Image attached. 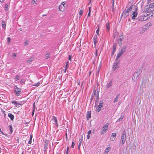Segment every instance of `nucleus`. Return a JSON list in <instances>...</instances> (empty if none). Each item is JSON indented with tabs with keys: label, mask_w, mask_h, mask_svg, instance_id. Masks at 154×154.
<instances>
[{
	"label": "nucleus",
	"mask_w": 154,
	"mask_h": 154,
	"mask_svg": "<svg viewBox=\"0 0 154 154\" xmlns=\"http://www.w3.org/2000/svg\"><path fill=\"white\" fill-rule=\"evenodd\" d=\"M147 13H149V15H151L152 17L154 16V4L153 3L149 5V7L146 8Z\"/></svg>",
	"instance_id": "f257e3e1"
},
{
	"label": "nucleus",
	"mask_w": 154,
	"mask_h": 154,
	"mask_svg": "<svg viewBox=\"0 0 154 154\" xmlns=\"http://www.w3.org/2000/svg\"><path fill=\"white\" fill-rule=\"evenodd\" d=\"M150 16L149 14L145 13L142 14L138 18V20L140 21H143L147 20Z\"/></svg>",
	"instance_id": "f03ea898"
},
{
	"label": "nucleus",
	"mask_w": 154,
	"mask_h": 154,
	"mask_svg": "<svg viewBox=\"0 0 154 154\" xmlns=\"http://www.w3.org/2000/svg\"><path fill=\"white\" fill-rule=\"evenodd\" d=\"M138 8L135 6L134 5L132 8V13L131 15L132 19H135L137 15Z\"/></svg>",
	"instance_id": "7ed1b4c3"
},
{
	"label": "nucleus",
	"mask_w": 154,
	"mask_h": 154,
	"mask_svg": "<svg viewBox=\"0 0 154 154\" xmlns=\"http://www.w3.org/2000/svg\"><path fill=\"white\" fill-rule=\"evenodd\" d=\"M134 7V5H131L130 7L128 8L127 9L125 10L123 12L122 14L125 17H127L129 15L128 12L132 10V8Z\"/></svg>",
	"instance_id": "20e7f679"
},
{
	"label": "nucleus",
	"mask_w": 154,
	"mask_h": 154,
	"mask_svg": "<svg viewBox=\"0 0 154 154\" xmlns=\"http://www.w3.org/2000/svg\"><path fill=\"white\" fill-rule=\"evenodd\" d=\"M126 140V137L125 131H124L122 134L121 136V141L122 145H123V144L125 143Z\"/></svg>",
	"instance_id": "39448f33"
},
{
	"label": "nucleus",
	"mask_w": 154,
	"mask_h": 154,
	"mask_svg": "<svg viewBox=\"0 0 154 154\" xmlns=\"http://www.w3.org/2000/svg\"><path fill=\"white\" fill-rule=\"evenodd\" d=\"M103 101H100L98 105H95V106L96 107V109L95 110L96 112H99L100 111L101 107L103 106Z\"/></svg>",
	"instance_id": "423d86ee"
},
{
	"label": "nucleus",
	"mask_w": 154,
	"mask_h": 154,
	"mask_svg": "<svg viewBox=\"0 0 154 154\" xmlns=\"http://www.w3.org/2000/svg\"><path fill=\"white\" fill-rule=\"evenodd\" d=\"M14 92L15 94L17 96H20L22 93L21 90V88H18L17 87L15 88Z\"/></svg>",
	"instance_id": "0eeeda50"
},
{
	"label": "nucleus",
	"mask_w": 154,
	"mask_h": 154,
	"mask_svg": "<svg viewBox=\"0 0 154 154\" xmlns=\"http://www.w3.org/2000/svg\"><path fill=\"white\" fill-rule=\"evenodd\" d=\"M119 60H117V59H116V61H115L112 67L114 71L116 70V69L119 67L118 65L119 62Z\"/></svg>",
	"instance_id": "6e6552de"
},
{
	"label": "nucleus",
	"mask_w": 154,
	"mask_h": 154,
	"mask_svg": "<svg viewBox=\"0 0 154 154\" xmlns=\"http://www.w3.org/2000/svg\"><path fill=\"white\" fill-rule=\"evenodd\" d=\"M108 128V123L105 124L102 128V131L101 132V134H104L106 132V131Z\"/></svg>",
	"instance_id": "1a4fd4ad"
},
{
	"label": "nucleus",
	"mask_w": 154,
	"mask_h": 154,
	"mask_svg": "<svg viewBox=\"0 0 154 154\" xmlns=\"http://www.w3.org/2000/svg\"><path fill=\"white\" fill-rule=\"evenodd\" d=\"M124 38L123 36V35H122H122L121 36H120L119 37V38L118 39V41L119 42V45L120 46H121L122 45V43L124 40Z\"/></svg>",
	"instance_id": "9d476101"
},
{
	"label": "nucleus",
	"mask_w": 154,
	"mask_h": 154,
	"mask_svg": "<svg viewBox=\"0 0 154 154\" xmlns=\"http://www.w3.org/2000/svg\"><path fill=\"white\" fill-rule=\"evenodd\" d=\"M52 121L53 122V123L55 126L57 127H58V125L57 123V118L54 116H53L52 117Z\"/></svg>",
	"instance_id": "9b49d317"
},
{
	"label": "nucleus",
	"mask_w": 154,
	"mask_h": 154,
	"mask_svg": "<svg viewBox=\"0 0 154 154\" xmlns=\"http://www.w3.org/2000/svg\"><path fill=\"white\" fill-rule=\"evenodd\" d=\"M112 80H111L109 81V82L107 83L106 88V89L110 88L112 86Z\"/></svg>",
	"instance_id": "f8f14e48"
},
{
	"label": "nucleus",
	"mask_w": 154,
	"mask_h": 154,
	"mask_svg": "<svg viewBox=\"0 0 154 154\" xmlns=\"http://www.w3.org/2000/svg\"><path fill=\"white\" fill-rule=\"evenodd\" d=\"M138 76H139V74H138V73L136 72L135 73H134L133 75V77L132 78L133 80H134V79H136L137 80L138 79Z\"/></svg>",
	"instance_id": "ddd939ff"
},
{
	"label": "nucleus",
	"mask_w": 154,
	"mask_h": 154,
	"mask_svg": "<svg viewBox=\"0 0 154 154\" xmlns=\"http://www.w3.org/2000/svg\"><path fill=\"white\" fill-rule=\"evenodd\" d=\"M8 116L12 121H13L14 119V116L11 113H9L8 114Z\"/></svg>",
	"instance_id": "4468645a"
},
{
	"label": "nucleus",
	"mask_w": 154,
	"mask_h": 154,
	"mask_svg": "<svg viewBox=\"0 0 154 154\" xmlns=\"http://www.w3.org/2000/svg\"><path fill=\"white\" fill-rule=\"evenodd\" d=\"M120 96V94H117L115 98L113 100V102L114 103H115L116 102H117L118 100V97Z\"/></svg>",
	"instance_id": "2eb2a0df"
},
{
	"label": "nucleus",
	"mask_w": 154,
	"mask_h": 154,
	"mask_svg": "<svg viewBox=\"0 0 154 154\" xmlns=\"http://www.w3.org/2000/svg\"><path fill=\"white\" fill-rule=\"evenodd\" d=\"M91 112H87L86 117L88 120L91 118Z\"/></svg>",
	"instance_id": "dca6fc26"
},
{
	"label": "nucleus",
	"mask_w": 154,
	"mask_h": 154,
	"mask_svg": "<svg viewBox=\"0 0 154 154\" xmlns=\"http://www.w3.org/2000/svg\"><path fill=\"white\" fill-rule=\"evenodd\" d=\"M64 6L60 5L59 7V9L60 11H63L64 10Z\"/></svg>",
	"instance_id": "f3484780"
},
{
	"label": "nucleus",
	"mask_w": 154,
	"mask_h": 154,
	"mask_svg": "<svg viewBox=\"0 0 154 154\" xmlns=\"http://www.w3.org/2000/svg\"><path fill=\"white\" fill-rule=\"evenodd\" d=\"M127 46L126 45H125L124 46H123L120 51L123 53L125 51V49L127 48Z\"/></svg>",
	"instance_id": "a211bd4d"
},
{
	"label": "nucleus",
	"mask_w": 154,
	"mask_h": 154,
	"mask_svg": "<svg viewBox=\"0 0 154 154\" xmlns=\"http://www.w3.org/2000/svg\"><path fill=\"white\" fill-rule=\"evenodd\" d=\"M123 53L121 51L119 52L117 54V57L116 58V60L118 59L122 55Z\"/></svg>",
	"instance_id": "6ab92c4d"
},
{
	"label": "nucleus",
	"mask_w": 154,
	"mask_h": 154,
	"mask_svg": "<svg viewBox=\"0 0 154 154\" xmlns=\"http://www.w3.org/2000/svg\"><path fill=\"white\" fill-rule=\"evenodd\" d=\"M110 24L109 23H106V29L108 31H109V30H110Z\"/></svg>",
	"instance_id": "aec40b11"
},
{
	"label": "nucleus",
	"mask_w": 154,
	"mask_h": 154,
	"mask_svg": "<svg viewBox=\"0 0 154 154\" xmlns=\"http://www.w3.org/2000/svg\"><path fill=\"white\" fill-rule=\"evenodd\" d=\"M110 148L109 147H108L107 148H106L105 151V154H107L108 153V152L110 150Z\"/></svg>",
	"instance_id": "412c9836"
},
{
	"label": "nucleus",
	"mask_w": 154,
	"mask_h": 154,
	"mask_svg": "<svg viewBox=\"0 0 154 154\" xmlns=\"http://www.w3.org/2000/svg\"><path fill=\"white\" fill-rule=\"evenodd\" d=\"M35 102L33 104V110H32V116H33L34 115V111H35Z\"/></svg>",
	"instance_id": "4be33fe9"
},
{
	"label": "nucleus",
	"mask_w": 154,
	"mask_h": 154,
	"mask_svg": "<svg viewBox=\"0 0 154 154\" xmlns=\"http://www.w3.org/2000/svg\"><path fill=\"white\" fill-rule=\"evenodd\" d=\"M2 27L3 28H4L5 29L6 24L5 22L2 21Z\"/></svg>",
	"instance_id": "5701e85b"
},
{
	"label": "nucleus",
	"mask_w": 154,
	"mask_h": 154,
	"mask_svg": "<svg viewBox=\"0 0 154 154\" xmlns=\"http://www.w3.org/2000/svg\"><path fill=\"white\" fill-rule=\"evenodd\" d=\"M99 100V96L98 95H97V96L95 100V104L96 105H97L98 104V102Z\"/></svg>",
	"instance_id": "b1692460"
},
{
	"label": "nucleus",
	"mask_w": 154,
	"mask_h": 154,
	"mask_svg": "<svg viewBox=\"0 0 154 154\" xmlns=\"http://www.w3.org/2000/svg\"><path fill=\"white\" fill-rule=\"evenodd\" d=\"M113 52L112 53V54H114V52L115 51H116V44H114L113 45Z\"/></svg>",
	"instance_id": "393cba45"
},
{
	"label": "nucleus",
	"mask_w": 154,
	"mask_h": 154,
	"mask_svg": "<svg viewBox=\"0 0 154 154\" xmlns=\"http://www.w3.org/2000/svg\"><path fill=\"white\" fill-rule=\"evenodd\" d=\"M8 127H9V129L10 133L11 134L13 132L12 127L11 125H10Z\"/></svg>",
	"instance_id": "a878e982"
},
{
	"label": "nucleus",
	"mask_w": 154,
	"mask_h": 154,
	"mask_svg": "<svg viewBox=\"0 0 154 154\" xmlns=\"http://www.w3.org/2000/svg\"><path fill=\"white\" fill-rule=\"evenodd\" d=\"M50 56V55L49 53H47L45 55V58L47 59Z\"/></svg>",
	"instance_id": "bb28decb"
},
{
	"label": "nucleus",
	"mask_w": 154,
	"mask_h": 154,
	"mask_svg": "<svg viewBox=\"0 0 154 154\" xmlns=\"http://www.w3.org/2000/svg\"><path fill=\"white\" fill-rule=\"evenodd\" d=\"M69 61H67L66 62V64L65 66V68L66 69H67L68 68L69 66Z\"/></svg>",
	"instance_id": "cd10ccee"
},
{
	"label": "nucleus",
	"mask_w": 154,
	"mask_h": 154,
	"mask_svg": "<svg viewBox=\"0 0 154 154\" xmlns=\"http://www.w3.org/2000/svg\"><path fill=\"white\" fill-rule=\"evenodd\" d=\"M26 102V101H21L19 103H18V104L22 105L24 104V103H25Z\"/></svg>",
	"instance_id": "c85d7f7f"
},
{
	"label": "nucleus",
	"mask_w": 154,
	"mask_h": 154,
	"mask_svg": "<svg viewBox=\"0 0 154 154\" xmlns=\"http://www.w3.org/2000/svg\"><path fill=\"white\" fill-rule=\"evenodd\" d=\"M123 116H121L120 117V118L117 120V122H119L121 121L123 119Z\"/></svg>",
	"instance_id": "c756f323"
},
{
	"label": "nucleus",
	"mask_w": 154,
	"mask_h": 154,
	"mask_svg": "<svg viewBox=\"0 0 154 154\" xmlns=\"http://www.w3.org/2000/svg\"><path fill=\"white\" fill-rule=\"evenodd\" d=\"M32 137L31 135H30L29 140L28 141V143L29 144H31L32 143Z\"/></svg>",
	"instance_id": "7c9ffc66"
},
{
	"label": "nucleus",
	"mask_w": 154,
	"mask_h": 154,
	"mask_svg": "<svg viewBox=\"0 0 154 154\" xmlns=\"http://www.w3.org/2000/svg\"><path fill=\"white\" fill-rule=\"evenodd\" d=\"M33 59V58L32 57L30 58L28 60H27V62L28 63H29L32 61Z\"/></svg>",
	"instance_id": "2f4dec72"
},
{
	"label": "nucleus",
	"mask_w": 154,
	"mask_h": 154,
	"mask_svg": "<svg viewBox=\"0 0 154 154\" xmlns=\"http://www.w3.org/2000/svg\"><path fill=\"white\" fill-rule=\"evenodd\" d=\"M19 76L18 75H16V76L15 77V79H14L15 81H17V80H19Z\"/></svg>",
	"instance_id": "473e14b6"
},
{
	"label": "nucleus",
	"mask_w": 154,
	"mask_h": 154,
	"mask_svg": "<svg viewBox=\"0 0 154 154\" xmlns=\"http://www.w3.org/2000/svg\"><path fill=\"white\" fill-rule=\"evenodd\" d=\"M8 9V5H7V4H5V10H7Z\"/></svg>",
	"instance_id": "72a5a7b5"
},
{
	"label": "nucleus",
	"mask_w": 154,
	"mask_h": 154,
	"mask_svg": "<svg viewBox=\"0 0 154 154\" xmlns=\"http://www.w3.org/2000/svg\"><path fill=\"white\" fill-rule=\"evenodd\" d=\"M118 35V33L117 32H115L113 34V37L114 38H115L116 36H117Z\"/></svg>",
	"instance_id": "f704fd0d"
},
{
	"label": "nucleus",
	"mask_w": 154,
	"mask_h": 154,
	"mask_svg": "<svg viewBox=\"0 0 154 154\" xmlns=\"http://www.w3.org/2000/svg\"><path fill=\"white\" fill-rule=\"evenodd\" d=\"M97 35H94L93 38V41L96 40V41H97Z\"/></svg>",
	"instance_id": "c9c22d12"
},
{
	"label": "nucleus",
	"mask_w": 154,
	"mask_h": 154,
	"mask_svg": "<svg viewBox=\"0 0 154 154\" xmlns=\"http://www.w3.org/2000/svg\"><path fill=\"white\" fill-rule=\"evenodd\" d=\"M96 95V91H95V88H94V91H93V94L92 95V97H94V96H95Z\"/></svg>",
	"instance_id": "e433bc0d"
},
{
	"label": "nucleus",
	"mask_w": 154,
	"mask_h": 154,
	"mask_svg": "<svg viewBox=\"0 0 154 154\" xmlns=\"http://www.w3.org/2000/svg\"><path fill=\"white\" fill-rule=\"evenodd\" d=\"M116 134L115 133H113L112 134L111 137H114L115 138H116Z\"/></svg>",
	"instance_id": "4c0bfd02"
},
{
	"label": "nucleus",
	"mask_w": 154,
	"mask_h": 154,
	"mask_svg": "<svg viewBox=\"0 0 154 154\" xmlns=\"http://www.w3.org/2000/svg\"><path fill=\"white\" fill-rule=\"evenodd\" d=\"M31 3L32 5H34L36 4V2L34 0H32L31 2Z\"/></svg>",
	"instance_id": "58836bf2"
},
{
	"label": "nucleus",
	"mask_w": 154,
	"mask_h": 154,
	"mask_svg": "<svg viewBox=\"0 0 154 154\" xmlns=\"http://www.w3.org/2000/svg\"><path fill=\"white\" fill-rule=\"evenodd\" d=\"M12 103L14 104V105H17L18 104V103H17L16 101H13L11 102Z\"/></svg>",
	"instance_id": "ea45409f"
},
{
	"label": "nucleus",
	"mask_w": 154,
	"mask_h": 154,
	"mask_svg": "<svg viewBox=\"0 0 154 154\" xmlns=\"http://www.w3.org/2000/svg\"><path fill=\"white\" fill-rule=\"evenodd\" d=\"M7 39H8L7 42H8V43H10V42H11V38L10 37H8L7 38Z\"/></svg>",
	"instance_id": "a19ab883"
},
{
	"label": "nucleus",
	"mask_w": 154,
	"mask_h": 154,
	"mask_svg": "<svg viewBox=\"0 0 154 154\" xmlns=\"http://www.w3.org/2000/svg\"><path fill=\"white\" fill-rule=\"evenodd\" d=\"M40 84V83L39 82H38V83H36L34 85V86H36V87H38V86Z\"/></svg>",
	"instance_id": "79ce46f5"
},
{
	"label": "nucleus",
	"mask_w": 154,
	"mask_h": 154,
	"mask_svg": "<svg viewBox=\"0 0 154 154\" xmlns=\"http://www.w3.org/2000/svg\"><path fill=\"white\" fill-rule=\"evenodd\" d=\"M79 15L80 16H81L83 14V11L82 10H80V11L79 12Z\"/></svg>",
	"instance_id": "37998d69"
},
{
	"label": "nucleus",
	"mask_w": 154,
	"mask_h": 154,
	"mask_svg": "<svg viewBox=\"0 0 154 154\" xmlns=\"http://www.w3.org/2000/svg\"><path fill=\"white\" fill-rule=\"evenodd\" d=\"M115 138L114 137L111 136L110 138V140L112 141H114L115 140Z\"/></svg>",
	"instance_id": "c03bdc74"
},
{
	"label": "nucleus",
	"mask_w": 154,
	"mask_h": 154,
	"mask_svg": "<svg viewBox=\"0 0 154 154\" xmlns=\"http://www.w3.org/2000/svg\"><path fill=\"white\" fill-rule=\"evenodd\" d=\"M111 10L112 11H113L115 10L114 7V5H112V6L111 7Z\"/></svg>",
	"instance_id": "a18cd8bd"
},
{
	"label": "nucleus",
	"mask_w": 154,
	"mask_h": 154,
	"mask_svg": "<svg viewBox=\"0 0 154 154\" xmlns=\"http://www.w3.org/2000/svg\"><path fill=\"white\" fill-rule=\"evenodd\" d=\"M75 145V144L74 143L73 141L72 142V145L71 146V147H72V148H73L74 147Z\"/></svg>",
	"instance_id": "49530a36"
},
{
	"label": "nucleus",
	"mask_w": 154,
	"mask_h": 154,
	"mask_svg": "<svg viewBox=\"0 0 154 154\" xmlns=\"http://www.w3.org/2000/svg\"><path fill=\"white\" fill-rule=\"evenodd\" d=\"M72 56L71 55H69V60L71 62L72 61Z\"/></svg>",
	"instance_id": "de8ad7c7"
},
{
	"label": "nucleus",
	"mask_w": 154,
	"mask_h": 154,
	"mask_svg": "<svg viewBox=\"0 0 154 154\" xmlns=\"http://www.w3.org/2000/svg\"><path fill=\"white\" fill-rule=\"evenodd\" d=\"M99 28H98L97 29L96 31V33H97V35H99Z\"/></svg>",
	"instance_id": "09e8293b"
},
{
	"label": "nucleus",
	"mask_w": 154,
	"mask_h": 154,
	"mask_svg": "<svg viewBox=\"0 0 154 154\" xmlns=\"http://www.w3.org/2000/svg\"><path fill=\"white\" fill-rule=\"evenodd\" d=\"M28 44V41H27V40H26L24 43V45H25V46H26V45H27Z\"/></svg>",
	"instance_id": "8fccbe9b"
},
{
	"label": "nucleus",
	"mask_w": 154,
	"mask_h": 154,
	"mask_svg": "<svg viewBox=\"0 0 154 154\" xmlns=\"http://www.w3.org/2000/svg\"><path fill=\"white\" fill-rule=\"evenodd\" d=\"M16 56V53H14L12 55V57L13 58H14Z\"/></svg>",
	"instance_id": "3c124183"
},
{
	"label": "nucleus",
	"mask_w": 154,
	"mask_h": 154,
	"mask_svg": "<svg viewBox=\"0 0 154 154\" xmlns=\"http://www.w3.org/2000/svg\"><path fill=\"white\" fill-rule=\"evenodd\" d=\"M44 148L45 150H46L48 148L47 146L46 145H45L44 146Z\"/></svg>",
	"instance_id": "603ef678"
},
{
	"label": "nucleus",
	"mask_w": 154,
	"mask_h": 154,
	"mask_svg": "<svg viewBox=\"0 0 154 154\" xmlns=\"http://www.w3.org/2000/svg\"><path fill=\"white\" fill-rule=\"evenodd\" d=\"M93 42H94V46H96V44L97 41H96V40H95V41H93Z\"/></svg>",
	"instance_id": "864d4df0"
},
{
	"label": "nucleus",
	"mask_w": 154,
	"mask_h": 154,
	"mask_svg": "<svg viewBox=\"0 0 154 154\" xmlns=\"http://www.w3.org/2000/svg\"><path fill=\"white\" fill-rule=\"evenodd\" d=\"M91 133V130H90L88 132V134L89 135Z\"/></svg>",
	"instance_id": "5fc2aeb1"
},
{
	"label": "nucleus",
	"mask_w": 154,
	"mask_h": 154,
	"mask_svg": "<svg viewBox=\"0 0 154 154\" xmlns=\"http://www.w3.org/2000/svg\"><path fill=\"white\" fill-rule=\"evenodd\" d=\"M90 136L88 134V135H87V139H89L90 138Z\"/></svg>",
	"instance_id": "6e6d98bb"
},
{
	"label": "nucleus",
	"mask_w": 154,
	"mask_h": 154,
	"mask_svg": "<svg viewBox=\"0 0 154 154\" xmlns=\"http://www.w3.org/2000/svg\"><path fill=\"white\" fill-rule=\"evenodd\" d=\"M90 14H91V12H89L88 14V17L90 16Z\"/></svg>",
	"instance_id": "4d7b16f0"
},
{
	"label": "nucleus",
	"mask_w": 154,
	"mask_h": 154,
	"mask_svg": "<svg viewBox=\"0 0 154 154\" xmlns=\"http://www.w3.org/2000/svg\"><path fill=\"white\" fill-rule=\"evenodd\" d=\"M3 113H4V117H5V116H6V114L5 113V111H3Z\"/></svg>",
	"instance_id": "13d9d810"
},
{
	"label": "nucleus",
	"mask_w": 154,
	"mask_h": 154,
	"mask_svg": "<svg viewBox=\"0 0 154 154\" xmlns=\"http://www.w3.org/2000/svg\"><path fill=\"white\" fill-rule=\"evenodd\" d=\"M24 81V80L23 79H22L21 81H20V83H23V82Z\"/></svg>",
	"instance_id": "bf43d9fd"
},
{
	"label": "nucleus",
	"mask_w": 154,
	"mask_h": 154,
	"mask_svg": "<svg viewBox=\"0 0 154 154\" xmlns=\"http://www.w3.org/2000/svg\"><path fill=\"white\" fill-rule=\"evenodd\" d=\"M69 146H67V148H66V151H68V150H69Z\"/></svg>",
	"instance_id": "052dcab7"
},
{
	"label": "nucleus",
	"mask_w": 154,
	"mask_h": 154,
	"mask_svg": "<svg viewBox=\"0 0 154 154\" xmlns=\"http://www.w3.org/2000/svg\"><path fill=\"white\" fill-rule=\"evenodd\" d=\"M65 3L64 2H62V5H63V6H64V5H65Z\"/></svg>",
	"instance_id": "680f3d73"
},
{
	"label": "nucleus",
	"mask_w": 154,
	"mask_h": 154,
	"mask_svg": "<svg viewBox=\"0 0 154 154\" xmlns=\"http://www.w3.org/2000/svg\"><path fill=\"white\" fill-rule=\"evenodd\" d=\"M89 12H91L90 7H89Z\"/></svg>",
	"instance_id": "e2e57ef3"
},
{
	"label": "nucleus",
	"mask_w": 154,
	"mask_h": 154,
	"mask_svg": "<svg viewBox=\"0 0 154 154\" xmlns=\"http://www.w3.org/2000/svg\"><path fill=\"white\" fill-rule=\"evenodd\" d=\"M112 0V5H114V0Z\"/></svg>",
	"instance_id": "0e129e2a"
},
{
	"label": "nucleus",
	"mask_w": 154,
	"mask_h": 154,
	"mask_svg": "<svg viewBox=\"0 0 154 154\" xmlns=\"http://www.w3.org/2000/svg\"><path fill=\"white\" fill-rule=\"evenodd\" d=\"M67 69H66V68H65V69L64 71L65 73H66V72Z\"/></svg>",
	"instance_id": "69168bd1"
},
{
	"label": "nucleus",
	"mask_w": 154,
	"mask_h": 154,
	"mask_svg": "<svg viewBox=\"0 0 154 154\" xmlns=\"http://www.w3.org/2000/svg\"><path fill=\"white\" fill-rule=\"evenodd\" d=\"M148 1L149 2H152L153 1H154V0H148Z\"/></svg>",
	"instance_id": "338daca9"
},
{
	"label": "nucleus",
	"mask_w": 154,
	"mask_h": 154,
	"mask_svg": "<svg viewBox=\"0 0 154 154\" xmlns=\"http://www.w3.org/2000/svg\"><path fill=\"white\" fill-rule=\"evenodd\" d=\"M0 2H3V0H0Z\"/></svg>",
	"instance_id": "774afa93"
}]
</instances>
